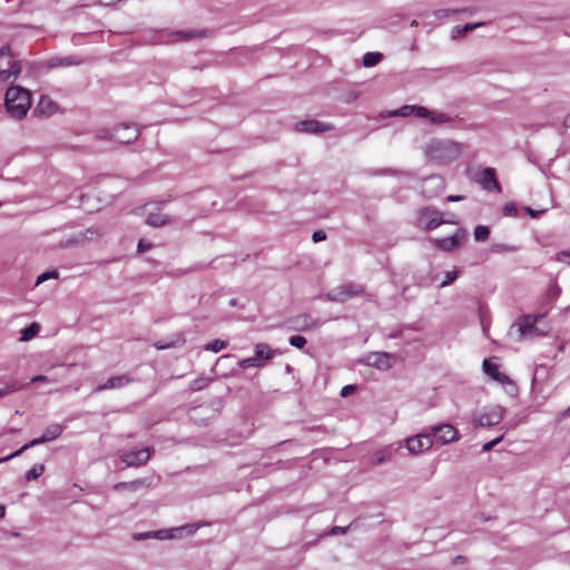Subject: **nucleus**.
Masks as SVG:
<instances>
[{
  "label": "nucleus",
  "instance_id": "21",
  "mask_svg": "<svg viewBox=\"0 0 570 570\" xmlns=\"http://www.w3.org/2000/svg\"><path fill=\"white\" fill-rule=\"evenodd\" d=\"M62 431H63V426L61 424L52 423L45 429V431L41 435L42 441H45V442L53 441L61 435Z\"/></svg>",
  "mask_w": 570,
  "mask_h": 570
},
{
  "label": "nucleus",
  "instance_id": "16",
  "mask_svg": "<svg viewBox=\"0 0 570 570\" xmlns=\"http://www.w3.org/2000/svg\"><path fill=\"white\" fill-rule=\"evenodd\" d=\"M131 382H132V379L129 375H127V374L114 376V377H110L109 380H107L105 383L99 384L98 386H96L94 392L98 393V392H102V391H106V390L122 389V387H125L126 385H128Z\"/></svg>",
  "mask_w": 570,
  "mask_h": 570
},
{
  "label": "nucleus",
  "instance_id": "11",
  "mask_svg": "<svg viewBox=\"0 0 570 570\" xmlns=\"http://www.w3.org/2000/svg\"><path fill=\"white\" fill-rule=\"evenodd\" d=\"M394 356L386 352H373L364 357V363L367 366L386 371L392 367Z\"/></svg>",
  "mask_w": 570,
  "mask_h": 570
},
{
  "label": "nucleus",
  "instance_id": "58",
  "mask_svg": "<svg viewBox=\"0 0 570 570\" xmlns=\"http://www.w3.org/2000/svg\"><path fill=\"white\" fill-rule=\"evenodd\" d=\"M525 212L531 216V217H537L539 214L543 213L544 209L542 210H533L532 208L530 207H525Z\"/></svg>",
  "mask_w": 570,
  "mask_h": 570
},
{
  "label": "nucleus",
  "instance_id": "20",
  "mask_svg": "<svg viewBox=\"0 0 570 570\" xmlns=\"http://www.w3.org/2000/svg\"><path fill=\"white\" fill-rule=\"evenodd\" d=\"M468 174L471 178H495L497 171L492 167L472 166L469 167Z\"/></svg>",
  "mask_w": 570,
  "mask_h": 570
},
{
  "label": "nucleus",
  "instance_id": "9",
  "mask_svg": "<svg viewBox=\"0 0 570 570\" xmlns=\"http://www.w3.org/2000/svg\"><path fill=\"white\" fill-rule=\"evenodd\" d=\"M430 434L441 444H449L460 439L459 431L449 423L432 426Z\"/></svg>",
  "mask_w": 570,
  "mask_h": 570
},
{
  "label": "nucleus",
  "instance_id": "45",
  "mask_svg": "<svg viewBox=\"0 0 570 570\" xmlns=\"http://www.w3.org/2000/svg\"><path fill=\"white\" fill-rule=\"evenodd\" d=\"M503 213L505 216H515L518 213L517 206L514 203H508L503 207Z\"/></svg>",
  "mask_w": 570,
  "mask_h": 570
},
{
  "label": "nucleus",
  "instance_id": "31",
  "mask_svg": "<svg viewBox=\"0 0 570 570\" xmlns=\"http://www.w3.org/2000/svg\"><path fill=\"white\" fill-rule=\"evenodd\" d=\"M490 229L484 225H478L474 228V239L476 242H484L489 238Z\"/></svg>",
  "mask_w": 570,
  "mask_h": 570
},
{
  "label": "nucleus",
  "instance_id": "33",
  "mask_svg": "<svg viewBox=\"0 0 570 570\" xmlns=\"http://www.w3.org/2000/svg\"><path fill=\"white\" fill-rule=\"evenodd\" d=\"M459 274L460 272L458 271L445 272L443 279L439 284V287L443 288L445 286L451 285L459 277Z\"/></svg>",
  "mask_w": 570,
  "mask_h": 570
},
{
  "label": "nucleus",
  "instance_id": "62",
  "mask_svg": "<svg viewBox=\"0 0 570 570\" xmlns=\"http://www.w3.org/2000/svg\"><path fill=\"white\" fill-rule=\"evenodd\" d=\"M419 285H420V286H424V287H426V286H429V285H430V283H428V282H425V281L421 279V281L419 282Z\"/></svg>",
  "mask_w": 570,
  "mask_h": 570
},
{
  "label": "nucleus",
  "instance_id": "14",
  "mask_svg": "<svg viewBox=\"0 0 570 570\" xmlns=\"http://www.w3.org/2000/svg\"><path fill=\"white\" fill-rule=\"evenodd\" d=\"M406 448L412 454H419L428 451L432 445V436L430 433H421L406 439Z\"/></svg>",
  "mask_w": 570,
  "mask_h": 570
},
{
  "label": "nucleus",
  "instance_id": "13",
  "mask_svg": "<svg viewBox=\"0 0 570 570\" xmlns=\"http://www.w3.org/2000/svg\"><path fill=\"white\" fill-rule=\"evenodd\" d=\"M102 235L104 233L100 228L89 227L67 239L66 246H82L86 243L97 242Z\"/></svg>",
  "mask_w": 570,
  "mask_h": 570
},
{
  "label": "nucleus",
  "instance_id": "57",
  "mask_svg": "<svg viewBox=\"0 0 570 570\" xmlns=\"http://www.w3.org/2000/svg\"><path fill=\"white\" fill-rule=\"evenodd\" d=\"M549 294L552 298H556L560 294V288L558 286H552L549 291Z\"/></svg>",
  "mask_w": 570,
  "mask_h": 570
},
{
  "label": "nucleus",
  "instance_id": "53",
  "mask_svg": "<svg viewBox=\"0 0 570 570\" xmlns=\"http://www.w3.org/2000/svg\"><path fill=\"white\" fill-rule=\"evenodd\" d=\"M321 325V322L318 321H313L311 322L309 324H304L301 326V330L305 331V330H311V328H315V327H318Z\"/></svg>",
  "mask_w": 570,
  "mask_h": 570
},
{
  "label": "nucleus",
  "instance_id": "49",
  "mask_svg": "<svg viewBox=\"0 0 570 570\" xmlns=\"http://www.w3.org/2000/svg\"><path fill=\"white\" fill-rule=\"evenodd\" d=\"M151 246H153L151 243L146 242L144 239H140L139 243H138L137 249H138L139 253H144V252L150 249Z\"/></svg>",
  "mask_w": 570,
  "mask_h": 570
},
{
  "label": "nucleus",
  "instance_id": "29",
  "mask_svg": "<svg viewBox=\"0 0 570 570\" xmlns=\"http://www.w3.org/2000/svg\"><path fill=\"white\" fill-rule=\"evenodd\" d=\"M383 59V55L381 52H366L363 56V66L366 68H371L376 66Z\"/></svg>",
  "mask_w": 570,
  "mask_h": 570
},
{
  "label": "nucleus",
  "instance_id": "36",
  "mask_svg": "<svg viewBox=\"0 0 570 570\" xmlns=\"http://www.w3.org/2000/svg\"><path fill=\"white\" fill-rule=\"evenodd\" d=\"M20 389V385L16 382L7 383L4 386L0 387V397H4L9 394H12L19 391Z\"/></svg>",
  "mask_w": 570,
  "mask_h": 570
},
{
  "label": "nucleus",
  "instance_id": "17",
  "mask_svg": "<svg viewBox=\"0 0 570 570\" xmlns=\"http://www.w3.org/2000/svg\"><path fill=\"white\" fill-rule=\"evenodd\" d=\"M430 114V110L423 106H410L405 105L399 109H395L389 114L390 117H409L414 115L419 118H425Z\"/></svg>",
  "mask_w": 570,
  "mask_h": 570
},
{
  "label": "nucleus",
  "instance_id": "56",
  "mask_svg": "<svg viewBox=\"0 0 570 570\" xmlns=\"http://www.w3.org/2000/svg\"><path fill=\"white\" fill-rule=\"evenodd\" d=\"M1 63H2V68H4V69L11 68L13 63H17L20 67L19 62L12 61V57L11 56H10V65L9 66L7 65L8 63L7 59H2Z\"/></svg>",
  "mask_w": 570,
  "mask_h": 570
},
{
  "label": "nucleus",
  "instance_id": "51",
  "mask_svg": "<svg viewBox=\"0 0 570 570\" xmlns=\"http://www.w3.org/2000/svg\"><path fill=\"white\" fill-rule=\"evenodd\" d=\"M326 238V234L325 232L323 230H316L313 233L312 235V239L317 243V242H321V240H324Z\"/></svg>",
  "mask_w": 570,
  "mask_h": 570
},
{
  "label": "nucleus",
  "instance_id": "35",
  "mask_svg": "<svg viewBox=\"0 0 570 570\" xmlns=\"http://www.w3.org/2000/svg\"><path fill=\"white\" fill-rule=\"evenodd\" d=\"M491 250L494 253H513L519 250L518 246L514 245H508V244H493L491 247Z\"/></svg>",
  "mask_w": 570,
  "mask_h": 570
},
{
  "label": "nucleus",
  "instance_id": "8",
  "mask_svg": "<svg viewBox=\"0 0 570 570\" xmlns=\"http://www.w3.org/2000/svg\"><path fill=\"white\" fill-rule=\"evenodd\" d=\"M419 225L428 230L438 228L443 224V214L432 207H424L419 210L417 215Z\"/></svg>",
  "mask_w": 570,
  "mask_h": 570
},
{
  "label": "nucleus",
  "instance_id": "26",
  "mask_svg": "<svg viewBox=\"0 0 570 570\" xmlns=\"http://www.w3.org/2000/svg\"><path fill=\"white\" fill-rule=\"evenodd\" d=\"M42 443H46L45 441H42V438L39 436L37 439H33L31 440L30 442L26 443L22 448H20L19 450H17L16 452H13L12 454L6 456V458H2L0 459V462H6L12 458H16L18 455H20L23 451H26L27 449L29 448H33L36 445H39V444H42Z\"/></svg>",
  "mask_w": 570,
  "mask_h": 570
},
{
  "label": "nucleus",
  "instance_id": "27",
  "mask_svg": "<svg viewBox=\"0 0 570 570\" xmlns=\"http://www.w3.org/2000/svg\"><path fill=\"white\" fill-rule=\"evenodd\" d=\"M431 124L443 125L451 121V117L442 111L430 110L428 117Z\"/></svg>",
  "mask_w": 570,
  "mask_h": 570
},
{
  "label": "nucleus",
  "instance_id": "63",
  "mask_svg": "<svg viewBox=\"0 0 570 570\" xmlns=\"http://www.w3.org/2000/svg\"><path fill=\"white\" fill-rule=\"evenodd\" d=\"M569 415H570V406H569V407L564 411V413H563V416H564V417H566V416H569Z\"/></svg>",
  "mask_w": 570,
  "mask_h": 570
},
{
  "label": "nucleus",
  "instance_id": "64",
  "mask_svg": "<svg viewBox=\"0 0 570 570\" xmlns=\"http://www.w3.org/2000/svg\"><path fill=\"white\" fill-rule=\"evenodd\" d=\"M416 26H417V21H416V20H413V21L411 22V27H416Z\"/></svg>",
  "mask_w": 570,
  "mask_h": 570
},
{
  "label": "nucleus",
  "instance_id": "2",
  "mask_svg": "<svg viewBox=\"0 0 570 570\" xmlns=\"http://www.w3.org/2000/svg\"><path fill=\"white\" fill-rule=\"evenodd\" d=\"M543 315H523L519 317L510 328V335L515 331L518 333L517 341L529 340L534 337L544 336L549 332L547 325L541 326L540 322Z\"/></svg>",
  "mask_w": 570,
  "mask_h": 570
},
{
  "label": "nucleus",
  "instance_id": "24",
  "mask_svg": "<svg viewBox=\"0 0 570 570\" xmlns=\"http://www.w3.org/2000/svg\"><path fill=\"white\" fill-rule=\"evenodd\" d=\"M37 109L41 114L51 115L57 109V105L49 97L42 96L38 102Z\"/></svg>",
  "mask_w": 570,
  "mask_h": 570
},
{
  "label": "nucleus",
  "instance_id": "23",
  "mask_svg": "<svg viewBox=\"0 0 570 570\" xmlns=\"http://www.w3.org/2000/svg\"><path fill=\"white\" fill-rule=\"evenodd\" d=\"M480 26H482V23H480V22L479 23H466L463 27L455 26L452 29L451 38L454 40L460 39V38L464 37L469 31H472Z\"/></svg>",
  "mask_w": 570,
  "mask_h": 570
},
{
  "label": "nucleus",
  "instance_id": "30",
  "mask_svg": "<svg viewBox=\"0 0 570 570\" xmlns=\"http://www.w3.org/2000/svg\"><path fill=\"white\" fill-rule=\"evenodd\" d=\"M213 380L210 377H198L190 383V390L194 392L202 391L207 387Z\"/></svg>",
  "mask_w": 570,
  "mask_h": 570
},
{
  "label": "nucleus",
  "instance_id": "34",
  "mask_svg": "<svg viewBox=\"0 0 570 570\" xmlns=\"http://www.w3.org/2000/svg\"><path fill=\"white\" fill-rule=\"evenodd\" d=\"M45 471V466L42 464H35L27 473L26 480L31 481L38 479Z\"/></svg>",
  "mask_w": 570,
  "mask_h": 570
},
{
  "label": "nucleus",
  "instance_id": "6",
  "mask_svg": "<svg viewBox=\"0 0 570 570\" xmlns=\"http://www.w3.org/2000/svg\"><path fill=\"white\" fill-rule=\"evenodd\" d=\"M504 415V409L500 405H490L473 414L475 426L489 428L499 424Z\"/></svg>",
  "mask_w": 570,
  "mask_h": 570
},
{
  "label": "nucleus",
  "instance_id": "5",
  "mask_svg": "<svg viewBox=\"0 0 570 570\" xmlns=\"http://www.w3.org/2000/svg\"><path fill=\"white\" fill-rule=\"evenodd\" d=\"M274 355L275 351L268 344L258 343L255 345L254 356L240 360L238 366L240 368L263 367Z\"/></svg>",
  "mask_w": 570,
  "mask_h": 570
},
{
  "label": "nucleus",
  "instance_id": "7",
  "mask_svg": "<svg viewBox=\"0 0 570 570\" xmlns=\"http://www.w3.org/2000/svg\"><path fill=\"white\" fill-rule=\"evenodd\" d=\"M364 288L360 284L346 283L342 284L326 294V298L331 302L344 303L352 297L360 296Z\"/></svg>",
  "mask_w": 570,
  "mask_h": 570
},
{
  "label": "nucleus",
  "instance_id": "46",
  "mask_svg": "<svg viewBox=\"0 0 570 570\" xmlns=\"http://www.w3.org/2000/svg\"><path fill=\"white\" fill-rule=\"evenodd\" d=\"M556 259L561 263L570 264V250H561L557 253Z\"/></svg>",
  "mask_w": 570,
  "mask_h": 570
},
{
  "label": "nucleus",
  "instance_id": "55",
  "mask_svg": "<svg viewBox=\"0 0 570 570\" xmlns=\"http://www.w3.org/2000/svg\"><path fill=\"white\" fill-rule=\"evenodd\" d=\"M465 197L462 195H450L446 197V202H460L463 200Z\"/></svg>",
  "mask_w": 570,
  "mask_h": 570
},
{
  "label": "nucleus",
  "instance_id": "19",
  "mask_svg": "<svg viewBox=\"0 0 570 570\" xmlns=\"http://www.w3.org/2000/svg\"><path fill=\"white\" fill-rule=\"evenodd\" d=\"M150 485H151L150 480L137 479V480L129 481V482H119L114 487V489L116 491L127 490V491L136 492L142 488H149Z\"/></svg>",
  "mask_w": 570,
  "mask_h": 570
},
{
  "label": "nucleus",
  "instance_id": "25",
  "mask_svg": "<svg viewBox=\"0 0 570 570\" xmlns=\"http://www.w3.org/2000/svg\"><path fill=\"white\" fill-rule=\"evenodd\" d=\"M39 331H40V325L38 323L30 324L29 326L21 330L20 341L28 342V341L32 340L35 336L38 335Z\"/></svg>",
  "mask_w": 570,
  "mask_h": 570
},
{
  "label": "nucleus",
  "instance_id": "61",
  "mask_svg": "<svg viewBox=\"0 0 570 570\" xmlns=\"http://www.w3.org/2000/svg\"><path fill=\"white\" fill-rule=\"evenodd\" d=\"M384 461H385V458L382 455V456L377 458V460H376V462H375V463H376V464H381V463H383Z\"/></svg>",
  "mask_w": 570,
  "mask_h": 570
},
{
  "label": "nucleus",
  "instance_id": "40",
  "mask_svg": "<svg viewBox=\"0 0 570 570\" xmlns=\"http://www.w3.org/2000/svg\"><path fill=\"white\" fill-rule=\"evenodd\" d=\"M482 367L483 371L492 379L495 376V373L499 372L498 366L489 360L483 361Z\"/></svg>",
  "mask_w": 570,
  "mask_h": 570
},
{
  "label": "nucleus",
  "instance_id": "32",
  "mask_svg": "<svg viewBox=\"0 0 570 570\" xmlns=\"http://www.w3.org/2000/svg\"><path fill=\"white\" fill-rule=\"evenodd\" d=\"M225 347H227L226 341L214 340V341L209 342L208 344H206L204 348H205V351L218 353L222 350H224Z\"/></svg>",
  "mask_w": 570,
  "mask_h": 570
},
{
  "label": "nucleus",
  "instance_id": "42",
  "mask_svg": "<svg viewBox=\"0 0 570 570\" xmlns=\"http://www.w3.org/2000/svg\"><path fill=\"white\" fill-rule=\"evenodd\" d=\"M289 344L296 348H303L306 344V338L301 335H294L291 336Z\"/></svg>",
  "mask_w": 570,
  "mask_h": 570
},
{
  "label": "nucleus",
  "instance_id": "59",
  "mask_svg": "<svg viewBox=\"0 0 570 570\" xmlns=\"http://www.w3.org/2000/svg\"><path fill=\"white\" fill-rule=\"evenodd\" d=\"M443 224H456L454 217L443 218Z\"/></svg>",
  "mask_w": 570,
  "mask_h": 570
},
{
  "label": "nucleus",
  "instance_id": "18",
  "mask_svg": "<svg viewBox=\"0 0 570 570\" xmlns=\"http://www.w3.org/2000/svg\"><path fill=\"white\" fill-rule=\"evenodd\" d=\"M464 238V233L462 230H458L454 235L450 237H443L435 240V245L438 248L445 250V252H452L455 249Z\"/></svg>",
  "mask_w": 570,
  "mask_h": 570
},
{
  "label": "nucleus",
  "instance_id": "37",
  "mask_svg": "<svg viewBox=\"0 0 570 570\" xmlns=\"http://www.w3.org/2000/svg\"><path fill=\"white\" fill-rule=\"evenodd\" d=\"M481 188L488 191L499 193L501 187L499 185V180H479Z\"/></svg>",
  "mask_w": 570,
  "mask_h": 570
},
{
  "label": "nucleus",
  "instance_id": "48",
  "mask_svg": "<svg viewBox=\"0 0 570 570\" xmlns=\"http://www.w3.org/2000/svg\"><path fill=\"white\" fill-rule=\"evenodd\" d=\"M112 134H114V130L111 131L109 129H101V130L98 131L97 137L99 139H110V140H112Z\"/></svg>",
  "mask_w": 570,
  "mask_h": 570
},
{
  "label": "nucleus",
  "instance_id": "41",
  "mask_svg": "<svg viewBox=\"0 0 570 570\" xmlns=\"http://www.w3.org/2000/svg\"><path fill=\"white\" fill-rule=\"evenodd\" d=\"M58 275L57 271L45 272L37 277L36 285H39L50 278H58Z\"/></svg>",
  "mask_w": 570,
  "mask_h": 570
},
{
  "label": "nucleus",
  "instance_id": "47",
  "mask_svg": "<svg viewBox=\"0 0 570 570\" xmlns=\"http://www.w3.org/2000/svg\"><path fill=\"white\" fill-rule=\"evenodd\" d=\"M352 524H350L348 527H338V525H335L333 527L330 531H328V534L331 535H337V534H345L347 532V530L351 528Z\"/></svg>",
  "mask_w": 570,
  "mask_h": 570
},
{
  "label": "nucleus",
  "instance_id": "22",
  "mask_svg": "<svg viewBox=\"0 0 570 570\" xmlns=\"http://www.w3.org/2000/svg\"><path fill=\"white\" fill-rule=\"evenodd\" d=\"M82 62L81 59L77 57H66V58H51L49 60V66L52 68L56 67H70V66H78Z\"/></svg>",
  "mask_w": 570,
  "mask_h": 570
},
{
  "label": "nucleus",
  "instance_id": "3",
  "mask_svg": "<svg viewBox=\"0 0 570 570\" xmlns=\"http://www.w3.org/2000/svg\"><path fill=\"white\" fill-rule=\"evenodd\" d=\"M29 92L21 87H10L6 92V108L8 114L17 119L23 118L30 109Z\"/></svg>",
  "mask_w": 570,
  "mask_h": 570
},
{
  "label": "nucleus",
  "instance_id": "12",
  "mask_svg": "<svg viewBox=\"0 0 570 570\" xmlns=\"http://www.w3.org/2000/svg\"><path fill=\"white\" fill-rule=\"evenodd\" d=\"M120 459L127 466H141L149 461L150 450L149 448H142L139 450L125 451L120 455Z\"/></svg>",
  "mask_w": 570,
  "mask_h": 570
},
{
  "label": "nucleus",
  "instance_id": "1",
  "mask_svg": "<svg viewBox=\"0 0 570 570\" xmlns=\"http://www.w3.org/2000/svg\"><path fill=\"white\" fill-rule=\"evenodd\" d=\"M463 150V144L441 138H432L423 147L426 160L439 166H445L455 161Z\"/></svg>",
  "mask_w": 570,
  "mask_h": 570
},
{
  "label": "nucleus",
  "instance_id": "50",
  "mask_svg": "<svg viewBox=\"0 0 570 570\" xmlns=\"http://www.w3.org/2000/svg\"><path fill=\"white\" fill-rule=\"evenodd\" d=\"M493 380L502 383V384H505V383H511V380L508 375L503 374V373H500V372H497L495 373V376L493 377Z\"/></svg>",
  "mask_w": 570,
  "mask_h": 570
},
{
  "label": "nucleus",
  "instance_id": "52",
  "mask_svg": "<svg viewBox=\"0 0 570 570\" xmlns=\"http://www.w3.org/2000/svg\"><path fill=\"white\" fill-rule=\"evenodd\" d=\"M354 391H355V386H354V385H345V386L341 390V396H342V397H346V396H348L350 394H352Z\"/></svg>",
  "mask_w": 570,
  "mask_h": 570
},
{
  "label": "nucleus",
  "instance_id": "60",
  "mask_svg": "<svg viewBox=\"0 0 570 570\" xmlns=\"http://www.w3.org/2000/svg\"><path fill=\"white\" fill-rule=\"evenodd\" d=\"M6 514V508L3 505H0V519H2Z\"/></svg>",
  "mask_w": 570,
  "mask_h": 570
},
{
  "label": "nucleus",
  "instance_id": "39",
  "mask_svg": "<svg viewBox=\"0 0 570 570\" xmlns=\"http://www.w3.org/2000/svg\"><path fill=\"white\" fill-rule=\"evenodd\" d=\"M166 220L158 214H150L147 218V224L153 227H160L165 225Z\"/></svg>",
  "mask_w": 570,
  "mask_h": 570
},
{
  "label": "nucleus",
  "instance_id": "4",
  "mask_svg": "<svg viewBox=\"0 0 570 570\" xmlns=\"http://www.w3.org/2000/svg\"><path fill=\"white\" fill-rule=\"evenodd\" d=\"M198 528H199L198 524L190 523V524H185L181 527H176V528H173L169 530L147 531V532L135 533L134 539L136 541H141V540H148V539L167 540V539L189 537V535H193L197 531Z\"/></svg>",
  "mask_w": 570,
  "mask_h": 570
},
{
  "label": "nucleus",
  "instance_id": "44",
  "mask_svg": "<svg viewBox=\"0 0 570 570\" xmlns=\"http://www.w3.org/2000/svg\"><path fill=\"white\" fill-rule=\"evenodd\" d=\"M503 440V435H500L498 436L497 439L490 441V442H487L485 444H483L482 446V451L483 452H489L491 451L497 444H499L501 441Z\"/></svg>",
  "mask_w": 570,
  "mask_h": 570
},
{
  "label": "nucleus",
  "instance_id": "43",
  "mask_svg": "<svg viewBox=\"0 0 570 570\" xmlns=\"http://www.w3.org/2000/svg\"><path fill=\"white\" fill-rule=\"evenodd\" d=\"M458 10L455 9H440L434 11V16L436 19H444L450 17L451 14H455Z\"/></svg>",
  "mask_w": 570,
  "mask_h": 570
},
{
  "label": "nucleus",
  "instance_id": "54",
  "mask_svg": "<svg viewBox=\"0 0 570 570\" xmlns=\"http://www.w3.org/2000/svg\"><path fill=\"white\" fill-rule=\"evenodd\" d=\"M49 377L45 376V375H37V376H33L31 379V382L32 383H38V382H49Z\"/></svg>",
  "mask_w": 570,
  "mask_h": 570
},
{
  "label": "nucleus",
  "instance_id": "10",
  "mask_svg": "<svg viewBox=\"0 0 570 570\" xmlns=\"http://www.w3.org/2000/svg\"><path fill=\"white\" fill-rule=\"evenodd\" d=\"M140 130L135 124H122L114 129L112 140L129 144L139 137Z\"/></svg>",
  "mask_w": 570,
  "mask_h": 570
},
{
  "label": "nucleus",
  "instance_id": "15",
  "mask_svg": "<svg viewBox=\"0 0 570 570\" xmlns=\"http://www.w3.org/2000/svg\"><path fill=\"white\" fill-rule=\"evenodd\" d=\"M333 129L331 124L322 122L315 119L298 121L295 125V131L303 134H322Z\"/></svg>",
  "mask_w": 570,
  "mask_h": 570
},
{
  "label": "nucleus",
  "instance_id": "28",
  "mask_svg": "<svg viewBox=\"0 0 570 570\" xmlns=\"http://www.w3.org/2000/svg\"><path fill=\"white\" fill-rule=\"evenodd\" d=\"M184 343H185V337L181 333H179V334H177V338L175 341H169V342L159 341V342L155 343V347L157 350H167V348L183 345Z\"/></svg>",
  "mask_w": 570,
  "mask_h": 570
},
{
  "label": "nucleus",
  "instance_id": "38",
  "mask_svg": "<svg viewBox=\"0 0 570 570\" xmlns=\"http://www.w3.org/2000/svg\"><path fill=\"white\" fill-rule=\"evenodd\" d=\"M371 175L375 176H399L402 175V173L395 168L386 167V168H380L375 169L370 173Z\"/></svg>",
  "mask_w": 570,
  "mask_h": 570
}]
</instances>
